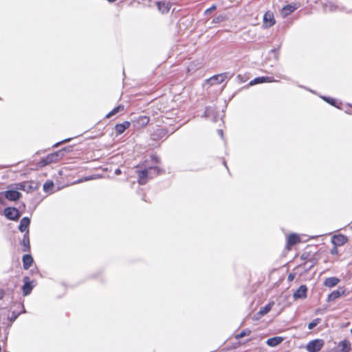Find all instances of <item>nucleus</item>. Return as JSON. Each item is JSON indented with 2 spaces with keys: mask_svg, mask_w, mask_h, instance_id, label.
Returning <instances> with one entry per match:
<instances>
[{
  "mask_svg": "<svg viewBox=\"0 0 352 352\" xmlns=\"http://www.w3.org/2000/svg\"><path fill=\"white\" fill-rule=\"evenodd\" d=\"M25 311L23 302H14L10 309H1V320H5L6 317V320L8 321V326H11L18 316L21 313H25Z\"/></svg>",
  "mask_w": 352,
  "mask_h": 352,
  "instance_id": "1",
  "label": "nucleus"
},
{
  "mask_svg": "<svg viewBox=\"0 0 352 352\" xmlns=\"http://www.w3.org/2000/svg\"><path fill=\"white\" fill-rule=\"evenodd\" d=\"M161 172L162 170L157 166H153L141 170H137L139 184L145 185L148 179H153Z\"/></svg>",
  "mask_w": 352,
  "mask_h": 352,
  "instance_id": "2",
  "label": "nucleus"
},
{
  "mask_svg": "<svg viewBox=\"0 0 352 352\" xmlns=\"http://www.w3.org/2000/svg\"><path fill=\"white\" fill-rule=\"evenodd\" d=\"M16 189L32 192L38 188L39 184L35 181H25L15 184Z\"/></svg>",
  "mask_w": 352,
  "mask_h": 352,
  "instance_id": "3",
  "label": "nucleus"
},
{
  "mask_svg": "<svg viewBox=\"0 0 352 352\" xmlns=\"http://www.w3.org/2000/svg\"><path fill=\"white\" fill-rule=\"evenodd\" d=\"M62 151H56L42 158L38 163L40 167L45 166L51 163L56 162L63 158Z\"/></svg>",
  "mask_w": 352,
  "mask_h": 352,
  "instance_id": "4",
  "label": "nucleus"
},
{
  "mask_svg": "<svg viewBox=\"0 0 352 352\" xmlns=\"http://www.w3.org/2000/svg\"><path fill=\"white\" fill-rule=\"evenodd\" d=\"M205 118L210 119L213 122H217L219 119H221L220 115L214 106H208L206 107L204 113Z\"/></svg>",
  "mask_w": 352,
  "mask_h": 352,
  "instance_id": "5",
  "label": "nucleus"
},
{
  "mask_svg": "<svg viewBox=\"0 0 352 352\" xmlns=\"http://www.w3.org/2000/svg\"><path fill=\"white\" fill-rule=\"evenodd\" d=\"M23 285L22 286V292L23 296L30 295L36 285L35 280H32L29 276H24L23 278Z\"/></svg>",
  "mask_w": 352,
  "mask_h": 352,
  "instance_id": "6",
  "label": "nucleus"
},
{
  "mask_svg": "<svg viewBox=\"0 0 352 352\" xmlns=\"http://www.w3.org/2000/svg\"><path fill=\"white\" fill-rule=\"evenodd\" d=\"M5 217L12 221H17L21 216L20 211L15 207H7L3 210Z\"/></svg>",
  "mask_w": 352,
  "mask_h": 352,
  "instance_id": "7",
  "label": "nucleus"
},
{
  "mask_svg": "<svg viewBox=\"0 0 352 352\" xmlns=\"http://www.w3.org/2000/svg\"><path fill=\"white\" fill-rule=\"evenodd\" d=\"M149 121V118L146 116H139L138 117L134 116L132 120V124L135 128L140 129L146 126Z\"/></svg>",
  "mask_w": 352,
  "mask_h": 352,
  "instance_id": "8",
  "label": "nucleus"
},
{
  "mask_svg": "<svg viewBox=\"0 0 352 352\" xmlns=\"http://www.w3.org/2000/svg\"><path fill=\"white\" fill-rule=\"evenodd\" d=\"M324 341L321 339H315L307 344V350L309 352H318L322 347Z\"/></svg>",
  "mask_w": 352,
  "mask_h": 352,
  "instance_id": "9",
  "label": "nucleus"
},
{
  "mask_svg": "<svg viewBox=\"0 0 352 352\" xmlns=\"http://www.w3.org/2000/svg\"><path fill=\"white\" fill-rule=\"evenodd\" d=\"M3 195L4 197L9 201H17L21 197V193L18 191V190L12 189L8 190L5 192H1V195Z\"/></svg>",
  "mask_w": 352,
  "mask_h": 352,
  "instance_id": "10",
  "label": "nucleus"
},
{
  "mask_svg": "<svg viewBox=\"0 0 352 352\" xmlns=\"http://www.w3.org/2000/svg\"><path fill=\"white\" fill-rule=\"evenodd\" d=\"M278 81V80H275L273 76H258L250 80L248 85V87L263 82H272Z\"/></svg>",
  "mask_w": 352,
  "mask_h": 352,
  "instance_id": "11",
  "label": "nucleus"
},
{
  "mask_svg": "<svg viewBox=\"0 0 352 352\" xmlns=\"http://www.w3.org/2000/svg\"><path fill=\"white\" fill-rule=\"evenodd\" d=\"M30 231L28 230L24 234L22 239L20 241L21 245V250L25 252H30Z\"/></svg>",
  "mask_w": 352,
  "mask_h": 352,
  "instance_id": "12",
  "label": "nucleus"
},
{
  "mask_svg": "<svg viewBox=\"0 0 352 352\" xmlns=\"http://www.w3.org/2000/svg\"><path fill=\"white\" fill-rule=\"evenodd\" d=\"M308 289L305 285H301L298 289L294 293L293 298L295 300L305 299L307 296Z\"/></svg>",
  "mask_w": 352,
  "mask_h": 352,
  "instance_id": "13",
  "label": "nucleus"
},
{
  "mask_svg": "<svg viewBox=\"0 0 352 352\" xmlns=\"http://www.w3.org/2000/svg\"><path fill=\"white\" fill-rule=\"evenodd\" d=\"M348 240H349V239L346 236L342 234H339L334 235L331 238V243L335 246H341V245H343L344 244H345L346 243H347Z\"/></svg>",
  "mask_w": 352,
  "mask_h": 352,
  "instance_id": "14",
  "label": "nucleus"
},
{
  "mask_svg": "<svg viewBox=\"0 0 352 352\" xmlns=\"http://www.w3.org/2000/svg\"><path fill=\"white\" fill-rule=\"evenodd\" d=\"M276 23L274 14L270 11L266 12L263 15V25L266 28L273 26Z\"/></svg>",
  "mask_w": 352,
  "mask_h": 352,
  "instance_id": "15",
  "label": "nucleus"
},
{
  "mask_svg": "<svg viewBox=\"0 0 352 352\" xmlns=\"http://www.w3.org/2000/svg\"><path fill=\"white\" fill-rule=\"evenodd\" d=\"M345 290L342 288H339L336 290L333 291L328 295L327 302L335 301L337 298H340L344 294Z\"/></svg>",
  "mask_w": 352,
  "mask_h": 352,
  "instance_id": "16",
  "label": "nucleus"
},
{
  "mask_svg": "<svg viewBox=\"0 0 352 352\" xmlns=\"http://www.w3.org/2000/svg\"><path fill=\"white\" fill-rule=\"evenodd\" d=\"M298 8L296 3L287 4L281 10V14L283 17H286L294 12Z\"/></svg>",
  "mask_w": 352,
  "mask_h": 352,
  "instance_id": "17",
  "label": "nucleus"
},
{
  "mask_svg": "<svg viewBox=\"0 0 352 352\" xmlns=\"http://www.w3.org/2000/svg\"><path fill=\"white\" fill-rule=\"evenodd\" d=\"M131 125L129 121H124L122 123L117 124L115 126V131L117 135H121Z\"/></svg>",
  "mask_w": 352,
  "mask_h": 352,
  "instance_id": "18",
  "label": "nucleus"
},
{
  "mask_svg": "<svg viewBox=\"0 0 352 352\" xmlns=\"http://www.w3.org/2000/svg\"><path fill=\"white\" fill-rule=\"evenodd\" d=\"M30 224V219L28 217H23L19 226V231L25 233L28 230H29Z\"/></svg>",
  "mask_w": 352,
  "mask_h": 352,
  "instance_id": "19",
  "label": "nucleus"
},
{
  "mask_svg": "<svg viewBox=\"0 0 352 352\" xmlns=\"http://www.w3.org/2000/svg\"><path fill=\"white\" fill-rule=\"evenodd\" d=\"M22 262L23 269L28 270L32 265L34 260L30 254H26L23 256Z\"/></svg>",
  "mask_w": 352,
  "mask_h": 352,
  "instance_id": "20",
  "label": "nucleus"
},
{
  "mask_svg": "<svg viewBox=\"0 0 352 352\" xmlns=\"http://www.w3.org/2000/svg\"><path fill=\"white\" fill-rule=\"evenodd\" d=\"M168 130L164 128H160L157 129L153 134V140H157V139H162L167 137Z\"/></svg>",
  "mask_w": 352,
  "mask_h": 352,
  "instance_id": "21",
  "label": "nucleus"
},
{
  "mask_svg": "<svg viewBox=\"0 0 352 352\" xmlns=\"http://www.w3.org/2000/svg\"><path fill=\"white\" fill-rule=\"evenodd\" d=\"M283 341V338L280 336H274L268 338L266 341V344L271 347H274L280 344Z\"/></svg>",
  "mask_w": 352,
  "mask_h": 352,
  "instance_id": "22",
  "label": "nucleus"
},
{
  "mask_svg": "<svg viewBox=\"0 0 352 352\" xmlns=\"http://www.w3.org/2000/svg\"><path fill=\"white\" fill-rule=\"evenodd\" d=\"M340 279L337 277H329L327 278L324 281V285L327 287H333L338 284Z\"/></svg>",
  "mask_w": 352,
  "mask_h": 352,
  "instance_id": "23",
  "label": "nucleus"
},
{
  "mask_svg": "<svg viewBox=\"0 0 352 352\" xmlns=\"http://www.w3.org/2000/svg\"><path fill=\"white\" fill-rule=\"evenodd\" d=\"M300 242V237L297 234H290L287 239V245L289 246L294 245Z\"/></svg>",
  "mask_w": 352,
  "mask_h": 352,
  "instance_id": "24",
  "label": "nucleus"
},
{
  "mask_svg": "<svg viewBox=\"0 0 352 352\" xmlns=\"http://www.w3.org/2000/svg\"><path fill=\"white\" fill-rule=\"evenodd\" d=\"M157 8L160 12L162 13H166L169 11L170 8V3H166L164 1H159L157 3Z\"/></svg>",
  "mask_w": 352,
  "mask_h": 352,
  "instance_id": "25",
  "label": "nucleus"
},
{
  "mask_svg": "<svg viewBox=\"0 0 352 352\" xmlns=\"http://www.w3.org/2000/svg\"><path fill=\"white\" fill-rule=\"evenodd\" d=\"M338 347H340V349H338L339 352H349L351 350V344L346 340H342L340 342Z\"/></svg>",
  "mask_w": 352,
  "mask_h": 352,
  "instance_id": "26",
  "label": "nucleus"
},
{
  "mask_svg": "<svg viewBox=\"0 0 352 352\" xmlns=\"http://www.w3.org/2000/svg\"><path fill=\"white\" fill-rule=\"evenodd\" d=\"M207 82L211 85H219L222 82V76L219 74H215L207 80Z\"/></svg>",
  "mask_w": 352,
  "mask_h": 352,
  "instance_id": "27",
  "label": "nucleus"
},
{
  "mask_svg": "<svg viewBox=\"0 0 352 352\" xmlns=\"http://www.w3.org/2000/svg\"><path fill=\"white\" fill-rule=\"evenodd\" d=\"M324 8L326 11L329 10L330 12L342 10V8H340L338 6L336 5L333 2L326 3L324 6Z\"/></svg>",
  "mask_w": 352,
  "mask_h": 352,
  "instance_id": "28",
  "label": "nucleus"
},
{
  "mask_svg": "<svg viewBox=\"0 0 352 352\" xmlns=\"http://www.w3.org/2000/svg\"><path fill=\"white\" fill-rule=\"evenodd\" d=\"M273 305H274V302H270L267 303L264 307H261L259 311L258 312V314H259L261 316H264V315L267 314L272 309Z\"/></svg>",
  "mask_w": 352,
  "mask_h": 352,
  "instance_id": "29",
  "label": "nucleus"
},
{
  "mask_svg": "<svg viewBox=\"0 0 352 352\" xmlns=\"http://www.w3.org/2000/svg\"><path fill=\"white\" fill-rule=\"evenodd\" d=\"M321 98L327 103H329V104H331V106H333V107H336L338 109H340V107L338 105V101L336 99L333 98H331V97H329V96H321Z\"/></svg>",
  "mask_w": 352,
  "mask_h": 352,
  "instance_id": "30",
  "label": "nucleus"
},
{
  "mask_svg": "<svg viewBox=\"0 0 352 352\" xmlns=\"http://www.w3.org/2000/svg\"><path fill=\"white\" fill-rule=\"evenodd\" d=\"M124 109V106L122 104L118 105V107H114L109 113L107 114L106 118H109L111 116L118 113L120 110Z\"/></svg>",
  "mask_w": 352,
  "mask_h": 352,
  "instance_id": "31",
  "label": "nucleus"
},
{
  "mask_svg": "<svg viewBox=\"0 0 352 352\" xmlns=\"http://www.w3.org/2000/svg\"><path fill=\"white\" fill-rule=\"evenodd\" d=\"M316 263V259L312 258L305 263H304L303 265L306 267V271H309Z\"/></svg>",
  "mask_w": 352,
  "mask_h": 352,
  "instance_id": "32",
  "label": "nucleus"
},
{
  "mask_svg": "<svg viewBox=\"0 0 352 352\" xmlns=\"http://www.w3.org/2000/svg\"><path fill=\"white\" fill-rule=\"evenodd\" d=\"M54 188V183L52 181L47 180L43 185V190L46 192L51 191Z\"/></svg>",
  "mask_w": 352,
  "mask_h": 352,
  "instance_id": "33",
  "label": "nucleus"
},
{
  "mask_svg": "<svg viewBox=\"0 0 352 352\" xmlns=\"http://www.w3.org/2000/svg\"><path fill=\"white\" fill-rule=\"evenodd\" d=\"M250 333H251V331L249 329H245L241 333L236 335L235 338L236 340H239L240 338H243L244 336L250 335Z\"/></svg>",
  "mask_w": 352,
  "mask_h": 352,
  "instance_id": "34",
  "label": "nucleus"
},
{
  "mask_svg": "<svg viewBox=\"0 0 352 352\" xmlns=\"http://www.w3.org/2000/svg\"><path fill=\"white\" fill-rule=\"evenodd\" d=\"M321 322V319L319 318H317L314 320H313L311 322L308 324V329L309 330L314 329L320 322Z\"/></svg>",
  "mask_w": 352,
  "mask_h": 352,
  "instance_id": "35",
  "label": "nucleus"
},
{
  "mask_svg": "<svg viewBox=\"0 0 352 352\" xmlns=\"http://www.w3.org/2000/svg\"><path fill=\"white\" fill-rule=\"evenodd\" d=\"M225 19V16L223 15V14H220L217 16H215L214 18H213L212 19V23H219L220 22H222Z\"/></svg>",
  "mask_w": 352,
  "mask_h": 352,
  "instance_id": "36",
  "label": "nucleus"
},
{
  "mask_svg": "<svg viewBox=\"0 0 352 352\" xmlns=\"http://www.w3.org/2000/svg\"><path fill=\"white\" fill-rule=\"evenodd\" d=\"M72 148H73L72 146H68L61 148L58 151H62L61 153L63 154V157L66 153L72 151V150H73Z\"/></svg>",
  "mask_w": 352,
  "mask_h": 352,
  "instance_id": "37",
  "label": "nucleus"
},
{
  "mask_svg": "<svg viewBox=\"0 0 352 352\" xmlns=\"http://www.w3.org/2000/svg\"><path fill=\"white\" fill-rule=\"evenodd\" d=\"M219 75L222 76V82L226 79H230L232 76V74H231L229 72H224L222 74H219Z\"/></svg>",
  "mask_w": 352,
  "mask_h": 352,
  "instance_id": "38",
  "label": "nucleus"
},
{
  "mask_svg": "<svg viewBox=\"0 0 352 352\" xmlns=\"http://www.w3.org/2000/svg\"><path fill=\"white\" fill-rule=\"evenodd\" d=\"M72 138H66V139H65L63 140H61V141H60L58 142H56V144H54L53 145V147L56 148V147H58V146H60V144H62L63 143H67V142H70L72 140Z\"/></svg>",
  "mask_w": 352,
  "mask_h": 352,
  "instance_id": "39",
  "label": "nucleus"
},
{
  "mask_svg": "<svg viewBox=\"0 0 352 352\" xmlns=\"http://www.w3.org/2000/svg\"><path fill=\"white\" fill-rule=\"evenodd\" d=\"M216 8H217V6L215 5H212L211 7H210L209 8H208L205 10L204 14L205 15L210 14V13H212V11L215 10Z\"/></svg>",
  "mask_w": 352,
  "mask_h": 352,
  "instance_id": "40",
  "label": "nucleus"
},
{
  "mask_svg": "<svg viewBox=\"0 0 352 352\" xmlns=\"http://www.w3.org/2000/svg\"><path fill=\"white\" fill-rule=\"evenodd\" d=\"M95 178H96V177L94 175H91V176H89V177H85L84 178H82V179H79L78 181V183L82 182H85V181H89V180H91V179H94Z\"/></svg>",
  "mask_w": 352,
  "mask_h": 352,
  "instance_id": "41",
  "label": "nucleus"
},
{
  "mask_svg": "<svg viewBox=\"0 0 352 352\" xmlns=\"http://www.w3.org/2000/svg\"><path fill=\"white\" fill-rule=\"evenodd\" d=\"M270 54L273 55L276 60L278 59V49H272V50H271L270 52Z\"/></svg>",
  "mask_w": 352,
  "mask_h": 352,
  "instance_id": "42",
  "label": "nucleus"
},
{
  "mask_svg": "<svg viewBox=\"0 0 352 352\" xmlns=\"http://www.w3.org/2000/svg\"><path fill=\"white\" fill-rule=\"evenodd\" d=\"M151 157L152 162H153L155 164H160V159L158 156L153 155H151Z\"/></svg>",
  "mask_w": 352,
  "mask_h": 352,
  "instance_id": "43",
  "label": "nucleus"
},
{
  "mask_svg": "<svg viewBox=\"0 0 352 352\" xmlns=\"http://www.w3.org/2000/svg\"><path fill=\"white\" fill-rule=\"evenodd\" d=\"M338 246H335L331 250L330 253L331 254H337L338 252V250L337 248Z\"/></svg>",
  "mask_w": 352,
  "mask_h": 352,
  "instance_id": "44",
  "label": "nucleus"
},
{
  "mask_svg": "<svg viewBox=\"0 0 352 352\" xmlns=\"http://www.w3.org/2000/svg\"><path fill=\"white\" fill-rule=\"evenodd\" d=\"M294 278V274H289L288 275L287 279H288L289 281L293 280Z\"/></svg>",
  "mask_w": 352,
  "mask_h": 352,
  "instance_id": "45",
  "label": "nucleus"
},
{
  "mask_svg": "<svg viewBox=\"0 0 352 352\" xmlns=\"http://www.w3.org/2000/svg\"><path fill=\"white\" fill-rule=\"evenodd\" d=\"M114 173L116 175H119L122 173V170L120 169V168H116L115 170V172Z\"/></svg>",
  "mask_w": 352,
  "mask_h": 352,
  "instance_id": "46",
  "label": "nucleus"
},
{
  "mask_svg": "<svg viewBox=\"0 0 352 352\" xmlns=\"http://www.w3.org/2000/svg\"><path fill=\"white\" fill-rule=\"evenodd\" d=\"M217 133H218L219 135H220L221 138H223V132L222 129H218L217 130Z\"/></svg>",
  "mask_w": 352,
  "mask_h": 352,
  "instance_id": "47",
  "label": "nucleus"
},
{
  "mask_svg": "<svg viewBox=\"0 0 352 352\" xmlns=\"http://www.w3.org/2000/svg\"><path fill=\"white\" fill-rule=\"evenodd\" d=\"M236 78L239 79V80H240V82H244L243 76L239 74Z\"/></svg>",
  "mask_w": 352,
  "mask_h": 352,
  "instance_id": "48",
  "label": "nucleus"
},
{
  "mask_svg": "<svg viewBox=\"0 0 352 352\" xmlns=\"http://www.w3.org/2000/svg\"><path fill=\"white\" fill-rule=\"evenodd\" d=\"M300 258H301V259H302V260H305V259H307V256H306V255H305V254L304 253V254H302L301 255V257H300Z\"/></svg>",
  "mask_w": 352,
  "mask_h": 352,
  "instance_id": "49",
  "label": "nucleus"
},
{
  "mask_svg": "<svg viewBox=\"0 0 352 352\" xmlns=\"http://www.w3.org/2000/svg\"><path fill=\"white\" fill-rule=\"evenodd\" d=\"M329 352H339L338 350V348L333 349V350L329 351Z\"/></svg>",
  "mask_w": 352,
  "mask_h": 352,
  "instance_id": "50",
  "label": "nucleus"
},
{
  "mask_svg": "<svg viewBox=\"0 0 352 352\" xmlns=\"http://www.w3.org/2000/svg\"><path fill=\"white\" fill-rule=\"evenodd\" d=\"M5 334H6V339L7 338V335L8 334V332L7 331L6 329L5 330Z\"/></svg>",
  "mask_w": 352,
  "mask_h": 352,
  "instance_id": "51",
  "label": "nucleus"
},
{
  "mask_svg": "<svg viewBox=\"0 0 352 352\" xmlns=\"http://www.w3.org/2000/svg\"><path fill=\"white\" fill-rule=\"evenodd\" d=\"M1 299H3V290L1 289Z\"/></svg>",
  "mask_w": 352,
  "mask_h": 352,
  "instance_id": "52",
  "label": "nucleus"
},
{
  "mask_svg": "<svg viewBox=\"0 0 352 352\" xmlns=\"http://www.w3.org/2000/svg\"><path fill=\"white\" fill-rule=\"evenodd\" d=\"M109 2L113 3L115 2L116 0H107Z\"/></svg>",
  "mask_w": 352,
  "mask_h": 352,
  "instance_id": "53",
  "label": "nucleus"
},
{
  "mask_svg": "<svg viewBox=\"0 0 352 352\" xmlns=\"http://www.w3.org/2000/svg\"><path fill=\"white\" fill-rule=\"evenodd\" d=\"M8 166H3V165H1V168L2 169L3 168H4V167H8Z\"/></svg>",
  "mask_w": 352,
  "mask_h": 352,
  "instance_id": "54",
  "label": "nucleus"
},
{
  "mask_svg": "<svg viewBox=\"0 0 352 352\" xmlns=\"http://www.w3.org/2000/svg\"><path fill=\"white\" fill-rule=\"evenodd\" d=\"M281 78H283V79H286V80L287 79V78L286 76H282Z\"/></svg>",
  "mask_w": 352,
  "mask_h": 352,
  "instance_id": "55",
  "label": "nucleus"
},
{
  "mask_svg": "<svg viewBox=\"0 0 352 352\" xmlns=\"http://www.w3.org/2000/svg\"><path fill=\"white\" fill-rule=\"evenodd\" d=\"M223 164H224L225 166L228 168V166H227V165H226V162H223Z\"/></svg>",
  "mask_w": 352,
  "mask_h": 352,
  "instance_id": "56",
  "label": "nucleus"
},
{
  "mask_svg": "<svg viewBox=\"0 0 352 352\" xmlns=\"http://www.w3.org/2000/svg\"><path fill=\"white\" fill-rule=\"evenodd\" d=\"M1 205L4 204L2 200H1Z\"/></svg>",
  "mask_w": 352,
  "mask_h": 352,
  "instance_id": "57",
  "label": "nucleus"
},
{
  "mask_svg": "<svg viewBox=\"0 0 352 352\" xmlns=\"http://www.w3.org/2000/svg\"><path fill=\"white\" fill-rule=\"evenodd\" d=\"M350 229H352V226H350Z\"/></svg>",
  "mask_w": 352,
  "mask_h": 352,
  "instance_id": "58",
  "label": "nucleus"
}]
</instances>
